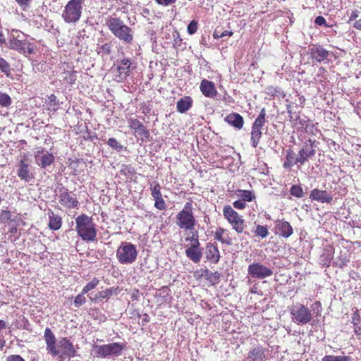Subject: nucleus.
<instances>
[{
	"label": "nucleus",
	"instance_id": "15",
	"mask_svg": "<svg viewBox=\"0 0 361 361\" xmlns=\"http://www.w3.org/2000/svg\"><path fill=\"white\" fill-rule=\"evenodd\" d=\"M202 250L200 243L190 245L185 250V255L194 263H199L202 257Z\"/></svg>",
	"mask_w": 361,
	"mask_h": 361
},
{
	"label": "nucleus",
	"instance_id": "6",
	"mask_svg": "<svg viewBox=\"0 0 361 361\" xmlns=\"http://www.w3.org/2000/svg\"><path fill=\"white\" fill-rule=\"evenodd\" d=\"M116 256L121 264H133L137 259V250L133 244L124 242L118 247Z\"/></svg>",
	"mask_w": 361,
	"mask_h": 361
},
{
	"label": "nucleus",
	"instance_id": "33",
	"mask_svg": "<svg viewBox=\"0 0 361 361\" xmlns=\"http://www.w3.org/2000/svg\"><path fill=\"white\" fill-rule=\"evenodd\" d=\"M99 280L97 278H93L92 281L86 284L82 288V294H85L92 289H94L99 284Z\"/></svg>",
	"mask_w": 361,
	"mask_h": 361
},
{
	"label": "nucleus",
	"instance_id": "4",
	"mask_svg": "<svg viewBox=\"0 0 361 361\" xmlns=\"http://www.w3.org/2000/svg\"><path fill=\"white\" fill-rule=\"evenodd\" d=\"M8 47L23 54L30 55L35 51L34 47L27 40L25 34L18 30H11Z\"/></svg>",
	"mask_w": 361,
	"mask_h": 361
},
{
	"label": "nucleus",
	"instance_id": "23",
	"mask_svg": "<svg viewBox=\"0 0 361 361\" xmlns=\"http://www.w3.org/2000/svg\"><path fill=\"white\" fill-rule=\"evenodd\" d=\"M334 247L331 245L327 246L319 257L320 264L324 267H329L334 258Z\"/></svg>",
	"mask_w": 361,
	"mask_h": 361
},
{
	"label": "nucleus",
	"instance_id": "45",
	"mask_svg": "<svg viewBox=\"0 0 361 361\" xmlns=\"http://www.w3.org/2000/svg\"><path fill=\"white\" fill-rule=\"evenodd\" d=\"M187 30L190 35L195 34L197 30V22L195 20H192L188 25Z\"/></svg>",
	"mask_w": 361,
	"mask_h": 361
},
{
	"label": "nucleus",
	"instance_id": "1",
	"mask_svg": "<svg viewBox=\"0 0 361 361\" xmlns=\"http://www.w3.org/2000/svg\"><path fill=\"white\" fill-rule=\"evenodd\" d=\"M44 338L47 350L52 357L59 356L61 360H63L73 357L77 355L73 343L68 338H60L56 343V338L49 328L45 329Z\"/></svg>",
	"mask_w": 361,
	"mask_h": 361
},
{
	"label": "nucleus",
	"instance_id": "11",
	"mask_svg": "<svg viewBox=\"0 0 361 361\" xmlns=\"http://www.w3.org/2000/svg\"><path fill=\"white\" fill-rule=\"evenodd\" d=\"M247 272L253 278L263 279L273 274L271 269L267 267L259 262H255L248 266Z\"/></svg>",
	"mask_w": 361,
	"mask_h": 361
},
{
	"label": "nucleus",
	"instance_id": "46",
	"mask_svg": "<svg viewBox=\"0 0 361 361\" xmlns=\"http://www.w3.org/2000/svg\"><path fill=\"white\" fill-rule=\"evenodd\" d=\"M185 241H190V245L200 244L197 232L192 233V235L191 236L187 237L185 238Z\"/></svg>",
	"mask_w": 361,
	"mask_h": 361
},
{
	"label": "nucleus",
	"instance_id": "60",
	"mask_svg": "<svg viewBox=\"0 0 361 361\" xmlns=\"http://www.w3.org/2000/svg\"><path fill=\"white\" fill-rule=\"evenodd\" d=\"M232 35H233L232 32L226 30V31L221 32L219 37H224L226 36H231Z\"/></svg>",
	"mask_w": 361,
	"mask_h": 361
},
{
	"label": "nucleus",
	"instance_id": "14",
	"mask_svg": "<svg viewBox=\"0 0 361 361\" xmlns=\"http://www.w3.org/2000/svg\"><path fill=\"white\" fill-rule=\"evenodd\" d=\"M59 201L61 204L69 209L75 208L78 204L75 195L68 192L67 190H61Z\"/></svg>",
	"mask_w": 361,
	"mask_h": 361
},
{
	"label": "nucleus",
	"instance_id": "39",
	"mask_svg": "<svg viewBox=\"0 0 361 361\" xmlns=\"http://www.w3.org/2000/svg\"><path fill=\"white\" fill-rule=\"evenodd\" d=\"M255 234L258 236H260L262 238H266L268 234V229L267 226L258 225L255 230Z\"/></svg>",
	"mask_w": 361,
	"mask_h": 361
},
{
	"label": "nucleus",
	"instance_id": "53",
	"mask_svg": "<svg viewBox=\"0 0 361 361\" xmlns=\"http://www.w3.org/2000/svg\"><path fill=\"white\" fill-rule=\"evenodd\" d=\"M6 361H25V360L18 355H12L7 357Z\"/></svg>",
	"mask_w": 361,
	"mask_h": 361
},
{
	"label": "nucleus",
	"instance_id": "63",
	"mask_svg": "<svg viewBox=\"0 0 361 361\" xmlns=\"http://www.w3.org/2000/svg\"><path fill=\"white\" fill-rule=\"evenodd\" d=\"M358 320H359L358 319L353 318L352 323L353 324L354 326L358 325V323H357Z\"/></svg>",
	"mask_w": 361,
	"mask_h": 361
},
{
	"label": "nucleus",
	"instance_id": "28",
	"mask_svg": "<svg viewBox=\"0 0 361 361\" xmlns=\"http://www.w3.org/2000/svg\"><path fill=\"white\" fill-rule=\"evenodd\" d=\"M192 104V99L190 97H184L177 102V111L180 113H185L188 111Z\"/></svg>",
	"mask_w": 361,
	"mask_h": 361
},
{
	"label": "nucleus",
	"instance_id": "26",
	"mask_svg": "<svg viewBox=\"0 0 361 361\" xmlns=\"http://www.w3.org/2000/svg\"><path fill=\"white\" fill-rule=\"evenodd\" d=\"M47 214L49 216V228L54 231L59 230L62 224L61 218L56 215L51 210H49Z\"/></svg>",
	"mask_w": 361,
	"mask_h": 361
},
{
	"label": "nucleus",
	"instance_id": "42",
	"mask_svg": "<svg viewBox=\"0 0 361 361\" xmlns=\"http://www.w3.org/2000/svg\"><path fill=\"white\" fill-rule=\"evenodd\" d=\"M348 357L346 356H334L326 355L322 358V361H347Z\"/></svg>",
	"mask_w": 361,
	"mask_h": 361
},
{
	"label": "nucleus",
	"instance_id": "44",
	"mask_svg": "<svg viewBox=\"0 0 361 361\" xmlns=\"http://www.w3.org/2000/svg\"><path fill=\"white\" fill-rule=\"evenodd\" d=\"M11 214L8 210H3L0 214V221L2 223H6L11 220Z\"/></svg>",
	"mask_w": 361,
	"mask_h": 361
},
{
	"label": "nucleus",
	"instance_id": "50",
	"mask_svg": "<svg viewBox=\"0 0 361 361\" xmlns=\"http://www.w3.org/2000/svg\"><path fill=\"white\" fill-rule=\"evenodd\" d=\"M155 1L159 5H161L163 6H168L171 4H174L176 1V0H155Z\"/></svg>",
	"mask_w": 361,
	"mask_h": 361
},
{
	"label": "nucleus",
	"instance_id": "7",
	"mask_svg": "<svg viewBox=\"0 0 361 361\" xmlns=\"http://www.w3.org/2000/svg\"><path fill=\"white\" fill-rule=\"evenodd\" d=\"M84 0H71L62 13V18L67 23H77L82 14V4Z\"/></svg>",
	"mask_w": 361,
	"mask_h": 361
},
{
	"label": "nucleus",
	"instance_id": "29",
	"mask_svg": "<svg viewBox=\"0 0 361 361\" xmlns=\"http://www.w3.org/2000/svg\"><path fill=\"white\" fill-rule=\"evenodd\" d=\"M235 195L245 202H252L255 199L253 191L247 190H237Z\"/></svg>",
	"mask_w": 361,
	"mask_h": 361
},
{
	"label": "nucleus",
	"instance_id": "52",
	"mask_svg": "<svg viewBox=\"0 0 361 361\" xmlns=\"http://www.w3.org/2000/svg\"><path fill=\"white\" fill-rule=\"evenodd\" d=\"M314 23L317 25L327 26L326 20L323 16H317L314 20Z\"/></svg>",
	"mask_w": 361,
	"mask_h": 361
},
{
	"label": "nucleus",
	"instance_id": "21",
	"mask_svg": "<svg viewBox=\"0 0 361 361\" xmlns=\"http://www.w3.org/2000/svg\"><path fill=\"white\" fill-rule=\"evenodd\" d=\"M310 56L312 59L320 63L328 59L329 53L322 46H317L310 49Z\"/></svg>",
	"mask_w": 361,
	"mask_h": 361
},
{
	"label": "nucleus",
	"instance_id": "58",
	"mask_svg": "<svg viewBox=\"0 0 361 361\" xmlns=\"http://www.w3.org/2000/svg\"><path fill=\"white\" fill-rule=\"evenodd\" d=\"M294 165L293 164H291L290 162L288 161V160H286V161L284 162L283 166L285 168V169H288V168H290L292 166H293Z\"/></svg>",
	"mask_w": 361,
	"mask_h": 361
},
{
	"label": "nucleus",
	"instance_id": "48",
	"mask_svg": "<svg viewBox=\"0 0 361 361\" xmlns=\"http://www.w3.org/2000/svg\"><path fill=\"white\" fill-rule=\"evenodd\" d=\"M233 207L238 209H243L246 207V203L243 200H238L233 202Z\"/></svg>",
	"mask_w": 361,
	"mask_h": 361
},
{
	"label": "nucleus",
	"instance_id": "59",
	"mask_svg": "<svg viewBox=\"0 0 361 361\" xmlns=\"http://www.w3.org/2000/svg\"><path fill=\"white\" fill-rule=\"evenodd\" d=\"M354 27L357 30H361V19L355 22Z\"/></svg>",
	"mask_w": 361,
	"mask_h": 361
},
{
	"label": "nucleus",
	"instance_id": "31",
	"mask_svg": "<svg viewBox=\"0 0 361 361\" xmlns=\"http://www.w3.org/2000/svg\"><path fill=\"white\" fill-rule=\"evenodd\" d=\"M225 231L224 228L221 227L218 228L214 233V238L221 241L222 243L231 245L232 243V240L230 238H224L223 237Z\"/></svg>",
	"mask_w": 361,
	"mask_h": 361
},
{
	"label": "nucleus",
	"instance_id": "62",
	"mask_svg": "<svg viewBox=\"0 0 361 361\" xmlns=\"http://www.w3.org/2000/svg\"><path fill=\"white\" fill-rule=\"evenodd\" d=\"M6 327V323L3 320H0V330L4 329Z\"/></svg>",
	"mask_w": 361,
	"mask_h": 361
},
{
	"label": "nucleus",
	"instance_id": "43",
	"mask_svg": "<svg viewBox=\"0 0 361 361\" xmlns=\"http://www.w3.org/2000/svg\"><path fill=\"white\" fill-rule=\"evenodd\" d=\"M85 302H86L85 297L84 296V294H82V292L81 294H79L75 297V298L74 300V305L76 307H79L80 306L85 304Z\"/></svg>",
	"mask_w": 361,
	"mask_h": 361
},
{
	"label": "nucleus",
	"instance_id": "24",
	"mask_svg": "<svg viewBox=\"0 0 361 361\" xmlns=\"http://www.w3.org/2000/svg\"><path fill=\"white\" fill-rule=\"evenodd\" d=\"M207 258L212 263L216 264L219 261L220 254L217 246L208 243L207 246Z\"/></svg>",
	"mask_w": 361,
	"mask_h": 361
},
{
	"label": "nucleus",
	"instance_id": "61",
	"mask_svg": "<svg viewBox=\"0 0 361 361\" xmlns=\"http://www.w3.org/2000/svg\"><path fill=\"white\" fill-rule=\"evenodd\" d=\"M5 37L2 32L0 30V44H3L5 42Z\"/></svg>",
	"mask_w": 361,
	"mask_h": 361
},
{
	"label": "nucleus",
	"instance_id": "18",
	"mask_svg": "<svg viewBox=\"0 0 361 361\" xmlns=\"http://www.w3.org/2000/svg\"><path fill=\"white\" fill-rule=\"evenodd\" d=\"M131 61L128 59H124L121 61H118L116 65V71L120 80H124L129 75Z\"/></svg>",
	"mask_w": 361,
	"mask_h": 361
},
{
	"label": "nucleus",
	"instance_id": "3",
	"mask_svg": "<svg viewBox=\"0 0 361 361\" xmlns=\"http://www.w3.org/2000/svg\"><path fill=\"white\" fill-rule=\"evenodd\" d=\"M106 25L111 32L125 44H131L133 32L120 18L111 17L106 20Z\"/></svg>",
	"mask_w": 361,
	"mask_h": 361
},
{
	"label": "nucleus",
	"instance_id": "10",
	"mask_svg": "<svg viewBox=\"0 0 361 361\" xmlns=\"http://www.w3.org/2000/svg\"><path fill=\"white\" fill-rule=\"evenodd\" d=\"M223 213L225 219L231 224L233 228L238 233H243L245 224L243 216L239 215L231 206L224 207Z\"/></svg>",
	"mask_w": 361,
	"mask_h": 361
},
{
	"label": "nucleus",
	"instance_id": "22",
	"mask_svg": "<svg viewBox=\"0 0 361 361\" xmlns=\"http://www.w3.org/2000/svg\"><path fill=\"white\" fill-rule=\"evenodd\" d=\"M129 128L134 130L135 133L140 136L147 137L149 136V132L146 130L145 127L139 120L136 118H129L128 120Z\"/></svg>",
	"mask_w": 361,
	"mask_h": 361
},
{
	"label": "nucleus",
	"instance_id": "13",
	"mask_svg": "<svg viewBox=\"0 0 361 361\" xmlns=\"http://www.w3.org/2000/svg\"><path fill=\"white\" fill-rule=\"evenodd\" d=\"M308 143H305L302 149L299 151L298 154V161L301 165L304 164L309 158H312L314 157L316 154L315 150V141L312 140L311 139L308 140Z\"/></svg>",
	"mask_w": 361,
	"mask_h": 361
},
{
	"label": "nucleus",
	"instance_id": "30",
	"mask_svg": "<svg viewBox=\"0 0 361 361\" xmlns=\"http://www.w3.org/2000/svg\"><path fill=\"white\" fill-rule=\"evenodd\" d=\"M262 130L261 128H257L255 127H252V131H251V142L252 145L254 147H256L260 140V138L262 137Z\"/></svg>",
	"mask_w": 361,
	"mask_h": 361
},
{
	"label": "nucleus",
	"instance_id": "2",
	"mask_svg": "<svg viewBox=\"0 0 361 361\" xmlns=\"http://www.w3.org/2000/svg\"><path fill=\"white\" fill-rule=\"evenodd\" d=\"M75 230L85 241H93L97 236L95 224L90 216L82 214L75 219Z\"/></svg>",
	"mask_w": 361,
	"mask_h": 361
},
{
	"label": "nucleus",
	"instance_id": "5",
	"mask_svg": "<svg viewBox=\"0 0 361 361\" xmlns=\"http://www.w3.org/2000/svg\"><path fill=\"white\" fill-rule=\"evenodd\" d=\"M192 203L186 202L182 211L176 215V225L181 229L193 231L195 226V219L192 212Z\"/></svg>",
	"mask_w": 361,
	"mask_h": 361
},
{
	"label": "nucleus",
	"instance_id": "51",
	"mask_svg": "<svg viewBox=\"0 0 361 361\" xmlns=\"http://www.w3.org/2000/svg\"><path fill=\"white\" fill-rule=\"evenodd\" d=\"M154 207L159 209V210H164L166 209V204L164 200L156 201L154 203Z\"/></svg>",
	"mask_w": 361,
	"mask_h": 361
},
{
	"label": "nucleus",
	"instance_id": "54",
	"mask_svg": "<svg viewBox=\"0 0 361 361\" xmlns=\"http://www.w3.org/2000/svg\"><path fill=\"white\" fill-rule=\"evenodd\" d=\"M56 97L54 94H51L49 97V103H50L49 104H50V106H51L53 104V109L54 110L56 109Z\"/></svg>",
	"mask_w": 361,
	"mask_h": 361
},
{
	"label": "nucleus",
	"instance_id": "9",
	"mask_svg": "<svg viewBox=\"0 0 361 361\" xmlns=\"http://www.w3.org/2000/svg\"><path fill=\"white\" fill-rule=\"evenodd\" d=\"M124 348L125 345L119 343L93 345V348L95 350L97 356L102 358L111 356L118 357L121 355Z\"/></svg>",
	"mask_w": 361,
	"mask_h": 361
},
{
	"label": "nucleus",
	"instance_id": "25",
	"mask_svg": "<svg viewBox=\"0 0 361 361\" xmlns=\"http://www.w3.org/2000/svg\"><path fill=\"white\" fill-rule=\"evenodd\" d=\"M225 121L237 129H241L244 123L243 118L237 113L230 114L226 117Z\"/></svg>",
	"mask_w": 361,
	"mask_h": 361
},
{
	"label": "nucleus",
	"instance_id": "19",
	"mask_svg": "<svg viewBox=\"0 0 361 361\" xmlns=\"http://www.w3.org/2000/svg\"><path fill=\"white\" fill-rule=\"evenodd\" d=\"M17 174L21 180L28 182L32 178V175L29 170V164L25 159H21L18 165Z\"/></svg>",
	"mask_w": 361,
	"mask_h": 361
},
{
	"label": "nucleus",
	"instance_id": "16",
	"mask_svg": "<svg viewBox=\"0 0 361 361\" xmlns=\"http://www.w3.org/2000/svg\"><path fill=\"white\" fill-rule=\"evenodd\" d=\"M310 198L322 203H331L333 196L326 190L314 189L310 192Z\"/></svg>",
	"mask_w": 361,
	"mask_h": 361
},
{
	"label": "nucleus",
	"instance_id": "17",
	"mask_svg": "<svg viewBox=\"0 0 361 361\" xmlns=\"http://www.w3.org/2000/svg\"><path fill=\"white\" fill-rule=\"evenodd\" d=\"M200 89L202 94L206 97L214 98L217 94L214 83L206 79L201 81Z\"/></svg>",
	"mask_w": 361,
	"mask_h": 361
},
{
	"label": "nucleus",
	"instance_id": "47",
	"mask_svg": "<svg viewBox=\"0 0 361 361\" xmlns=\"http://www.w3.org/2000/svg\"><path fill=\"white\" fill-rule=\"evenodd\" d=\"M151 195L154 197L161 195L160 192V186L158 183H156L154 186H151Z\"/></svg>",
	"mask_w": 361,
	"mask_h": 361
},
{
	"label": "nucleus",
	"instance_id": "38",
	"mask_svg": "<svg viewBox=\"0 0 361 361\" xmlns=\"http://www.w3.org/2000/svg\"><path fill=\"white\" fill-rule=\"evenodd\" d=\"M114 292L113 288H107L105 290L100 291L97 293L95 300L97 299H105V298H109L110 296L112 295Z\"/></svg>",
	"mask_w": 361,
	"mask_h": 361
},
{
	"label": "nucleus",
	"instance_id": "32",
	"mask_svg": "<svg viewBox=\"0 0 361 361\" xmlns=\"http://www.w3.org/2000/svg\"><path fill=\"white\" fill-rule=\"evenodd\" d=\"M265 116H266V111L264 109H262L255 119L252 127L257 128H262L264 123H265Z\"/></svg>",
	"mask_w": 361,
	"mask_h": 361
},
{
	"label": "nucleus",
	"instance_id": "34",
	"mask_svg": "<svg viewBox=\"0 0 361 361\" xmlns=\"http://www.w3.org/2000/svg\"><path fill=\"white\" fill-rule=\"evenodd\" d=\"M0 70L6 76H9L11 75V69L9 63L1 57H0Z\"/></svg>",
	"mask_w": 361,
	"mask_h": 361
},
{
	"label": "nucleus",
	"instance_id": "40",
	"mask_svg": "<svg viewBox=\"0 0 361 361\" xmlns=\"http://www.w3.org/2000/svg\"><path fill=\"white\" fill-rule=\"evenodd\" d=\"M286 159L293 165L299 164V161H297L298 156L296 157L295 153L291 149L286 151Z\"/></svg>",
	"mask_w": 361,
	"mask_h": 361
},
{
	"label": "nucleus",
	"instance_id": "20",
	"mask_svg": "<svg viewBox=\"0 0 361 361\" xmlns=\"http://www.w3.org/2000/svg\"><path fill=\"white\" fill-rule=\"evenodd\" d=\"M247 359L250 361H263L266 359L264 348L261 345L253 347L248 352Z\"/></svg>",
	"mask_w": 361,
	"mask_h": 361
},
{
	"label": "nucleus",
	"instance_id": "37",
	"mask_svg": "<svg viewBox=\"0 0 361 361\" xmlns=\"http://www.w3.org/2000/svg\"><path fill=\"white\" fill-rule=\"evenodd\" d=\"M12 100L8 94L0 92V105L4 107L9 106Z\"/></svg>",
	"mask_w": 361,
	"mask_h": 361
},
{
	"label": "nucleus",
	"instance_id": "57",
	"mask_svg": "<svg viewBox=\"0 0 361 361\" xmlns=\"http://www.w3.org/2000/svg\"><path fill=\"white\" fill-rule=\"evenodd\" d=\"M354 332L357 336H361V326H360L359 325L355 326L354 328Z\"/></svg>",
	"mask_w": 361,
	"mask_h": 361
},
{
	"label": "nucleus",
	"instance_id": "64",
	"mask_svg": "<svg viewBox=\"0 0 361 361\" xmlns=\"http://www.w3.org/2000/svg\"><path fill=\"white\" fill-rule=\"evenodd\" d=\"M153 198L155 200V202L163 200L162 195H159L157 197L156 196V197H154Z\"/></svg>",
	"mask_w": 361,
	"mask_h": 361
},
{
	"label": "nucleus",
	"instance_id": "55",
	"mask_svg": "<svg viewBox=\"0 0 361 361\" xmlns=\"http://www.w3.org/2000/svg\"><path fill=\"white\" fill-rule=\"evenodd\" d=\"M18 4L24 8L28 6L30 2V0H16Z\"/></svg>",
	"mask_w": 361,
	"mask_h": 361
},
{
	"label": "nucleus",
	"instance_id": "56",
	"mask_svg": "<svg viewBox=\"0 0 361 361\" xmlns=\"http://www.w3.org/2000/svg\"><path fill=\"white\" fill-rule=\"evenodd\" d=\"M358 15L359 11L357 10L353 11L349 18V22L355 20L358 17Z\"/></svg>",
	"mask_w": 361,
	"mask_h": 361
},
{
	"label": "nucleus",
	"instance_id": "36",
	"mask_svg": "<svg viewBox=\"0 0 361 361\" xmlns=\"http://www.w3.org/2000/svg\"><path fill=\"white\" fill-rule=\"evenodd\" d=\"M205 276H207V279L212 283L213 284H215L219 281V279L221 276V274L217 272H212V271H206Z\"/></svg>",
	"mask_w": 361,
	"mask_h": 361
},
{
	"label": "nucleus",
	"instance_id": "35",
	"mask_svg": "<svg viewBox=\"0 0 361 361\" xmlns=\"http://www.w3.org/2000/svg\"><path fill=\"white\" fill-rule=\"evenodd\" d=\"M290 192L293 196L296 197L298 198H301L304 197L305 195L302 188L298 185H293L290 188Z\"/></svg>",
	"mask_w": 361,
	"mask_h": 361
},
{
	"label": "nucleus",
	"instance_id": "8",
	"mask_svg": "<svg viewBox=\"0 0 361 361\" xmlns=\"http://www.w3.org/2000/svg\"><path fill=\"white\" fill-rule=\"evenodd\" d=\"M291 320L298 325L309 324L314 313L308 307L302 304H296L290 308Z\"/></svg>",
	"mask_w": 361,
	"mask_h": 361
},
{
	"label": "nucleus",
	"instance_id": "41",
	"mask_svg": "<svg viewBox=\"0 0 361 361\" xmlns=\"http://www.w3.org/2000/svg\"><path fill=\"white\" fill-rule=\"evenodd\" d=\"M107 144L112 149H114L118 152L121 151L123 148V146L119 144L115 138H109Z\"/></svg>",
	"mask_w": 361,
	"mask_h": 361
},
{
	"label": "nucleus",
	"instance_id": "12",
	"mask_svg": "<svg viewBox=\"0 0 361 361\" xmlns=\"http://www.w3.org/2000/svg\"><path fill=\"white\" fill-rule=\"evenodd\" d=\"M34 153L36 163L42 168H47L54 161V155L42 147H37Z\"/></svg>",
	"mask_w": 361,
	"mask_h": 361
},
{
	"label": "nucleus",
	"instance_id": "27",
	"mask_svg": "<svg viewBox=\"0 0 361 361\" xmlns=\"http://www.w3.org/2000/svg\"><path fill=\"white\" fill-rule=\"evenodd\" d=\"M276 229L280 234L284 238H288L293 233V229L290 224L287 221H279L276 224Z\"/></svg>",
	"mask_w": 361,
	"mask_h": 361
},
{
	"label": "nucleus",
	"instance_id": "49",
	"mask_svg": "<svg viewBox=\"0 0 361 361\" xmlns=\"http://www.w3.org/2000/svg\"><path fill=\"white\" fill-rule=\"evenodd\" d=\"M111 44L106 43L100 47L99 52L105 54H109L111 52Z\"/></svg>",
	"mask_w": 361,
	"mask_h": 361
}]
</instances>
